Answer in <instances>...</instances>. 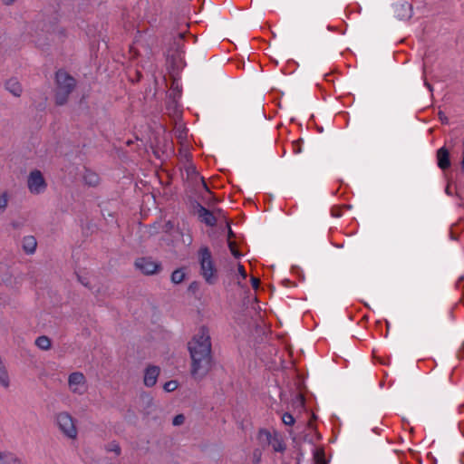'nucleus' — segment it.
I'll return each mask as SVG.
<instances>
[{
	"mask_svg": "<svg viewBox=\"0 0 464 464\" xmlns=\"http://www.w3.org/2000/svg\"><path fill=\"white\" fill-rule=\"evenodd\" d=\"M5 88L15 97H19L22 94V86L14 78L9 79L6 82Z\"/></svg>",
	"mask_w": 464,
	"mask_h": 464,
	"instance_id": "13",
	"label": "nucleus"
},
{
	"mask_svg": "<svg viewBox=\"0 0 464 464\" xmlns=\"http://www.w3.org/2000/svg\"><path fill=\"white\" fill-rule=\"evenodd\" d=\"M54 420L59 430L64 437L70 440H75L77 438L78 430L76 420L70 413L66 411L58 412Z\"/></svg>",
	"mask_w": 464,
	"mask_h": 464,
	"instance_id": "4",
	"label": "nucleus"
},
{
	"mask_svg": "<svg viewBox=\"0 0 464 464\" xmlns=\"http://www.w3.org/2000/svg\"><path fill=\"white\" fill-rule=\"evenodd\" d=\"M393 11L395 16L400 20L410 19L412 15V8L408 2L394 5Z\"/></svg>",
	"mask_w": 464,
	"mask_h": 464,
	"instance_id": "9",
	"label": "nucleus"
},
{
	"mask_svg": "<svg viewBox=\"0 0 464 464\" xmlns=\"http://www.w3.org/2000/svg\"><path fill=\"white\" fill-rule=\"evenodd\" d=\"M35 344L38 348L47 351L51 347V340L45 335L39 336L35 340Z\"/></svg>",
	"mask_w": 464,
	"mask_h": 464,
	"instance_id": "18",
	"label": "nucleus"
},
{
	"mask_svg": "<svg viewBox=\"0 0 464 464\" xmlns=\"http://www.w3.org/2000/svg\"><path fill=\"white\" fill-rule=\"evenodd\" d=\"M0 464H24L20 459L11 452L0 453Z\"/></svg>",
	"mask_w": 464,
	"mask_h": 464,
	"instance_id": "16",
	"label": "nucleus"
},
{
	"mask_svg": "<svg viewBox=\"0 0 464 464\" xmlns=\"http://www.w3.org/2000/svg\"><path fill=\"white\" fill-rule=\"evenodd\" d=\"M438 167L445 170L450 167V152L445 147L437 150Z\"/></svg>",
	"mask_w": 464,
	"mask_h": 464,
	"instance_id": "12",
	"label": "nucleus"
},
{
	"mask_svg": "<svg viewBox=\"0 0 464 464\" xmlns=\"http://www.w3.org/2000/svg\"><path fill=\"white\" fill-rule=\"evenodd\" d=\"M178 37L179 40H182L184 38V33H179Z\"/></svg>",
	"mask_w": 464,
	"mask_h": 464,
	"instance_id": "36",
	"label": "nucleus"
},
{
	"mask_svg": "<svg viewBox=\"0 0 464 464\" xmlns=\"http://www.w3.org/2000/svg\"><path fill=\"white\" fill-rule=\"evenodd\" d=\"M332 216L335 217V218H338V217L341 216V213H340V211L336 210L335 208H333L332 209Z\"/></svg>",
	"mask_w": 464,
	"mask_h": 464,
	"instance_id": "31",
	"label": "nucleus"
},
{
	"mask_svg": "<svg viewBox=\"0 0 464 464\" xmlns=\"http://www.w3.org/2000/svg\"><path fill=\"white\" fill-rule=\"evenodd\" d=\"M3 3L6 5H12L15 0H2Z\"/></svg>",
	"mask_w": 464,
	"mask_h": 464,
	"instance_id": "32",
	"label": "nucleus"
},
{
	"mask_svg": "<svg viewBox=\"0 0 464 464\" xmlns=\"http://www.w3.org/2000/svg\"><path fill=\"white\" fill-rule=\"evenodd\" d=\"M185 421V417L183 414H178L173 418L172 423L174 426H179L183 424Z\"/></svg>",
	"mask_w": 464,
	"mask_h": 464,
	"instance_id": "26",
	"label": "nucleus"
},
{
	"mask_svg": "<svg viewBox=\"0 0 464 464\" xmlns=\"http://www.w3.org/2000/svg\"><path fill=\"white\" fill-rule=\"evenodd\" d=\"M179 387L177 381L171 380L164 383L163 389L165 392H170L175 391Z\"/></svg>",
	"mask_w": 464,
	"mask_h": 464,
	"instance_id": "21",
	"label": "nucleus"
},
{
	"mask_svg": "<svg viewBox=\"0 0 464 464\" xmlns=\"http://www.w3.org/2000/svg\"><path fill=\"white\" fill-rule=\"evenodd\" d=\"M78 279H79V281H80L83 285L88 286V283H87V282H85L83 279H82V277H81V276H78Z\"/></svg>",
	"mask_w": 464,
	"mask_h": 464,
	"instance_id": "33",
	"label": "nucleus"
},
{
	"mask_svg": "<svg viewBox=\"0 0 464 464\" xmlns=\"http://www.w3.org/2000/svg\"><path fill=\"white\" fill-rule=\"evenodd\" d=\"M439 117L442 123H448V119L442 112L439 113Z\"/></svg>",
	"mask_w": 464,
	"mask_h": 464,
	"instance_id": "30",
	"label": "nucleus"
},
{
	"mask_svg": "<svg viewBox=\"0 0 464 464\" xmlns=\"http://www.w3.org/2000/svg\"><path fill=\"white\" fill-rule=\"evenodd\" d=\"M250 281H251L252 287H253L254 289H257V288L259 287V285H260V280H259V278L255 277V276H252V277H251V279H250Z\"/></svg>",
	"mask_w": 464,
	"mask_h": 464,
	"instance_id": "28",
	"label": "nucleus"
},
{
	"mask_svg": "<svg viewBox=\"0 0 464 464\" xmlns=\"http://www.w3.org/2000/svg\"><path fill=\"white\" fill-rule=\"evenodd\" d=\"M135 267L146 276H151L161 270V263L151 257L142 256L135 260Z\"/></svg>",
	"mask_w": 464,
	"mask_h": 464,
	"instance_id": "6",
	"label": "nucleus"
},
{
	"mask_svg": "<svg viewBox=\"0 0 464 464\" xmlns=\"http://www.w3.org/2000/svg\"><path fill=\"white\" fill-rule=\"evenodd\" d=\"M198 216L200 221L208 227H215L217 225V218L214 214L201 205L198 207Z\"/></svg>",
	"mask_w": 464,
	"mask_h": 464,
	"instance_id": "11",
	"label": "nucleus"
},
{
	"mask_svg": "<svg viewBox=\"0 0 464 464\" xmlns=\"http://www.w3.org/2000/svg\"><path fill=\"white\" fill-rule=\"evenodd\" d=\"M200 275L207 284L214 285L218 281V269L215 266L211 252L208 246H202L198 252Z\"/></svg>",
	"mask_w": 464,
	"mask_h": 464,
	"instance_id": "3",
	"label": "nucleus"
},
{
	"mask_svg": "<svg viewBox=\"0 0 464 464\" xmlns=\"http://www.w3.org/2000/svg\"><path fill=\"white\" fill-rule=\"evenodd\" d=\"M281 419H282L283 423L286 426H293L295 422V419L289 412L283 413Z\"/></svg>",
	"mask_w": 464,
	"mask_h": 464,
	"instance_id": "20",
	"label": "nucleus"
},
{
	"mask_svg": "<svg viewBox=\"0 0 464 464\" xmlns=\"http://www.w3.org/2000/svg\"><path fill=\"white\" fill-rule=\"evenodd\" d=\"M28 188L31 193L40 194L46 188L45 180L40 170H34L28 177Z\"/></svg>",
	"mask_w": 464,
	"mask_h": 464,
	"instance_id": "7",
	"label": "nucleus"
},
{
	"mask_svg": "<svg viewBox=\"0 0 464 464\" xmlns=\"http://www.w3.org/2000/svg\"><path fill=\"white\" fill-rule=\"evenodd\" d=\"M228 247L231 252V254L236 257L239 258L241 256V253L237 247V245L234 241L228 240Z\"/></svg>",
	"mask_w": 464,
	"mask_h": 464,
	"instance_id": "23",
	"label": "nucleus"
},
{
	"mask_svg": "<svg viewBox=\"0 0 464 464\" xmlns=\"http://www.w3.org/2000/svg\"><path fill=\"white\" fill-rule=\"evenodd\" d=\"M233 236H234V233L232 231V229L229 227L228 228V237L231 238Z\"/></svg>",
	"mask_w": 464,
	"mask_h": 464,
	"instance_id": "35",
	"label": "nucleus"
},
{
	"mask_svg": "<svg viewBox=\"0 0 464 464\" xmlns=\"http://www.w3.org/2000/svg\"><path fill=\"white\" fill-rule=\"evenodd\" d=\"M8 204V196L7 193H3L0 195V215L4 213Z\"/></svg>",
	"mask_w": 464,
	"mask_h": 464,
	"instance_id": "22",
	"label": "nucleus"
},
{
	"mask_svg": "<svg viewBox=\"0 0 464 464\" xmlns=\"http://www.w3.org/2000/svg\"><path fill=\"white\" fill-rule=\"evenodd\" d=\"M304 140L302 138L292 141V152L295 155H298L303 152Z\"/></svg>",
	"mask_w": 464,
	"mask_h": 464,
	"instance_id": "19",
	"label": "nucleus"
},
{
	"mask_svg": "<svg viewBox=\"0 0 464 464\" xmlns=\"http://www.w3.org/2000/svg\"><path fill=\"white\" fill-rule=\"evenodd\" d=\"M68 384L70 390L77 394H83L87 389L85 376L80 372H75L69 375Z\"/></svg>",
	"mask_w": 464,
	"mask_h": 464,
	"instance_id": "8",
	"label": "nucleus"
},
{
	"mask_svg": "<svg viewBox=\"0 0 464 464\" xmlns=\"http://www.w3.org/2000/svg\"><path fill=\"white\" fill-rule=\"evenodd\" d=\"M83 180L87 185L95 187L100 182V177L94 171L91 169H85L83 174Z\"/></svg>",
	"mask_w": 464,
	"mask_h": 464,
	"instance_id": "15",
	"label": "nucleus"
},
{
	"mask_svg": "<svg viewBox=\"0 0 464 464\" xmlns=\"http://www.w3.org/2000/svg\"><path fill=\"white\" fill-rule=\"evenodd\" d=\"M186 273L183 268H178L171 274L170 280L173 284L178 285L183 282L185 279Z\"/></svg>",
	"mask_w": 464,
	"mask_h": 464,
	"instance_id": "17",
	"label": "nucleus"
},
{
	"mask_svg": "<svg viewBox=\"0 0 464 464\" xmlns=\"http://www.w3.org/2000/svg\"><path fill=\"white\" fill-rule=\"evenodd\" d=\"M315 458H316V459H317V460L319 461V456H318V453H316Z\"/></svg>",
	"mask_w": 464,
	"mask_h": 464,
	"instance_id": "38",
	"label": "nucleus"
},
{
	"mask_svg": "<svg viewBox=\"0 0 464 464\" xmlns=\"http://www.w3.org/2000/svg\"><path fill=\"white\" fill-rule=\"evenodd\" d=\"M107 450L114 452L117 456L121 454V447L115 441H112L110 444H108Z\"/></svg>",
	"mask_w": 464,
	"mask_h": 464,
	"instance_id": "25",
	"label": "nucleus"
},
{
	"mask_svg": "<svg viewBox=\"0 0 464 464\" xmlns=\"http://www.w3.org/2000/svg\"><path fill=\"white\" fill-rule=\"evenodd\" d=\"M191 359L190 374L196 381L207 376L212 368V345L208 329L201 326L188 343Z\"/></svg>",
	"mask_w": 464,
	"mask_h": 464,
	"instance_id": "1",
	"label": "nucleus"
},
{
	"mask_svg": "<svg viewBox=\"0 0 464 464\" xmlns=\"http://www.w3.org/2000/svg\"><path fill=\"white\" fill-rule=\"evenodd\" d=\"M257 439L260 442L271 446L275 452L284 453L286 450L283 435L277 430L271 432L268 430L261 429L258 431Z\"/></svg>",
	"mask_w": 464,
	"mask_h": 464,
	"instance_id": "5",
	"label": "nucleus"
},
{
	"mask_svg": "<svg viewBox=\"0 0 464 464\" xmlns=\"http://www.w3.org/2000/svg\"><path fill=\"white\" fill-rule=\"evenodd\" d=\"M55 81V102L57 105H63L67 102L70 94L74 90L76 81L63 70L56 72Z\"/></svg>",
	"mask_w": 464,
	"mask_h": 464,
	"instance_id": "2",
	"label": "nucleus"
},
{
	"mask_svg": "<svg viewBox=\"0 0 464 464\" xmlns=\"http://www.w3.org/2000/svg\"><path fill=\"white\" fill-rule=\"evenodd\" d=\"M160 369L158 366L155 365H150L146 368L144 372V384L147 387H153L158 380V377L160 375Z\"/></svg>",
	"mask_w": 464,
	"mask_h": 464,
	"instance_id": "10",
	"label": "nucleus"
},
{
	"mask_svg": "<svg viewBox=\"0 0 464 464\" xmlns=\"http://www.w3.org/2000/svg\"><path fill=\"white\" fill-rule=\"evenodd\" d=\"M262 459V451L259 449H255L252 453L253 464H260Z\"/></svg>",
	"mask_w": 464,
	"mask_h": 464,
	"instance_id": "24",
	"label": "nucleus"
},
{
	"mask_svg": "<svg viewBox=\"0 0 464 464\" xmlns=\"http://www.w3.org/2000/svg\"><path fill=\"white\" fill-rule=\"evenodd\" d=\"M425 86L431 92L432 91V86L428 82H425Z\"/></svg>",
	"mask_w": 464,
	"mask_h": 464,
	"instance_id": "34",
	"label": "nucleus"
},
{
	"mask_svg": "<svg viewBox=\"0 0 464 464\" xmlns=\"http://www.w3.org/2000/svg\"><path fill=\"white\" fill-rule=\"evenodd\" d=\"M37 246V242L34 237L27 236L23 239V248L25 253L33 254L34 253Z\"/></svg>",
	"mask_w": 464,
	"mask_h": 464,
	"instance_id": "14",
	"label": "nucleus"
},
{
	"mask_svg": "<svg viewBox=\"0 0 464 464\" xmlns=\"http://www.w3.org/2000/svg\"><path fill=\"white\" fill-rule=\"evenodd\" d=\"M202 182H203L204 187L207 188V184L203 179H202Z\"/></svg>",
	"mask_w": 464,
	"mask_h": 464,
	"instance_id": "37",
	"label": "nucleus"
},
{
	"mask_svg": "<svg viewBox=\"0 0 464 464\" xmlns=\"http://www.w3.org/2000/svg\"><path fill=\"white\" fill-rule=\"evenodd\" d=\"M237 271H238V274L240 275V276L242 277V279L246 278V276H247L246 271L244 266L240 263L237 265Z\"/></svg>",
	"mask_w": 464,
	"mask_h": 464,
	"instance_id": "27",
	"label": "nucleus"
},
{
	"mask_svg": "<svg viewBox=\"0 0 464 464\" xmlns=\"http://www.w3.org/2000/svg\"><path fill=\"white\" fill-rule=\"evenodd\" d=\"M198 288V282L194 281L192 282L189 285H188V291L190 292H196Z\"/></svg>",
	"mask_w": 464,
	"mask_h": 464,
	"instance_id": "29",
	"label": "nucleus"
}]
</instances>
